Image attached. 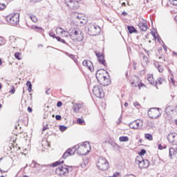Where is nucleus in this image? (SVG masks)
Returning <instances> with one entry per match:
<instances>
[{"label":"nucleus","instance_id":"1","mask_svg":"<svg viewBox=\"0 0 177 177\" xmlns=\"http://www.w3.org/2000/svg\"><path fill=\"white\" fill-rule=\"evenodd\" d=\"M104 74H109V72L103 69H99L95 73V77L100 85L107 86L110 84V79L107 78Z\"/></svg>","mask_w":177,"mask_h":177},{"label":"nucleus","instance_id":"2","mask_svg":"<svg viewBox=\"0 0 177 177\" xmlns=\"http://www.w3.org/2000/svg\"><path fill=\"white\" fill-rule=\"evenodd\" d=\"M71 38L75 42H81L84 40V32L80 28H71Z\"/></svg>","mask_w":177,"mask_h":177},{"label":"nucleus","instance_id":"3","mask_svg":"<svg viewBox=\"0 0 177 177\" xmlns=\"http://www.w3.org/2000/svg\"><path fill=\"white\" fill-rule=\"evenodd\" d=\"M91 145L88 142H85L78 147L76 146V151L80 156H86L88 153L91 152Z\"/></svg>","mask_w":177,"mask_h":177},{"label":"nucleus","instance_id":"4","mask_svg":"<svg viewBox=\"0 0 177 177\" xmlns=\"http://www.w3.org/2000/svg\"><path fill=\"white\" fill-rule=\"evenodd\" d=\"M73 171V167L63 165L55 169V174L58 176H66L68 172Z\"/></svg>","mask_w":177,"mask_h":177},{"label":"nucleus","instance_id":"5","mask_svg":"<svg viewBox=\"0 0 177 177\" xmlns=\"http://www.w3.org/2000/svg\"><path fill=\"white\" fill-rule=\"evenodd\" d=\"M6 20L7 23L12 24V26H17L20 21V15L17 13L9 15L6 17Z\"/></svg>","mask_w":177,"mask_h":177},{"label":"nucleus","instance_id":"6","mask_svg":"<svg viewBox=\"0 0 177 177\" xmlns=\"http://www.w3.org/2000/svg\"><path fill=\"white\" fill-rule=\"evenodd\" d=\"M136 164H137L139 168H149V165H150V162L149 160L145 159L144 160L142 156H138L135 160Z\"/></svg>","mask_w":177,"mask_h":177},{"label":"nucleus","instance_id":"7","mask_svg":"<svg viewBox=\"0 0 177 177\" xmlns=\"http://www.w3.org/2000/svg\"><path fill=\"white\" fill-rule=\"evenodd\" d=\"M97 167V168H99V169H101V171H106L109 169V162H107V160H106V158L100 157L98 159Z\"/></svg>","mask_w":177,"mask_h":177},{"label":"nucleus","instance_id":"8","mask_svg":"<svg viewBox=\"0 0 177 177\" xmlns=\"http://www.w3.org/2000/svg\"><path fill=\"white\" fill-rule=\"evenodd\" d=\"M93 92L95 96L99 99L104 97V91H103V88L101 86H94Z\"/></svg>","mask_w":177,"mask_h":177},{"label":"nucleus","instance_id":"9","mask_svg":"<svg viewBox=\"0 0 177 177\" xmlns=\"http://www.w3.org/2000/svg\"><path fill=\"white\" fill-rule=\"evenodd\" d=\"M101 31L102 29H100V27L96 24L92 25L88 29V33L93 37L100 35Z\"/></svg>","mask_w":177,"mask_h":177},{"label":"nucleus","instance_id":"10","mask_svg":"<svg viewBox=\"0 0 177 177\" xmlns=\"http://www.w3.org/2000/svg\"><path fill=\"white\" fill-rule=\"evenodd\" d=\"M160 115H161V113H160V108H151L148 111V116L149 117V118H158Z\"/></svg>","mask_w":177,"mask_h":177},{"label":"nucleus","instance_id":"11","mask_svg":"<svg viewBox=\"0 0 177 177\" xmlns=\"http://www.w3.org/2000/svg\"><path fill=\"white\" fill-rule=\"evenodd\" d=\"M71 28L69 29V31H67V30H64L62 28H56V34L57 35H61V37L64 38H67V37H71Z\"/></svg>","mask_w":177,"mask_h":177},{"label":"nucleus","instance_id":"12","mask_svg":"<svg viewBox=\"0 0 177 177\" xmlns=\"http://www.w3.org/2000/svg\"><path fill=\"white\" fill-rule=\"evenodd\" d=\"M81 0H66V3L70 9H78Z\"/></svg>","mask_w":177,"mask_h":177},{"label":"nucleus","instance_id":"13","mask_svg":"<svg viewBox=\"0 0 177 177\" xmlns=\"http://www.w3.org/2000/svg\"><path fill=\"white\" fill-rule=\"evenodd\" d=\"M75 151H77V146H74L73 148L68 149L62 156V158L66 160L67 157H70V156H74L75 154Z\"/></svg>","mask_w":177,"mask_h":177},{"label":"nucleus","instance_id":"14","mask_svg":"<svg viewBox=\"0 0 177 177\" xmlns=\"http://www.w3.org/2000/svg\"><path fill=\"white\" fill-rule=\"evenodd\" d=\"M167 140L172 146H177V133H170L167 136Z\"/></svg>","mask_w":177,"mask_h":177},{"label":"nucleus","instance_id":"15","mask_svg":"<svg viewBox=\"0 0 177 177\" xmlns=\"http://www.w3.org/2000/svg\"><path fill=\"white\" fill-rule=\"evenodd\" d=\"M77 23L80 24V26H85L86 23H88V17L85 15L80 14L77 15Z\"/></svg>","mask_w":177,"mask_h":177},{"label":"nucleus","instance_id":"16","mask_svg":"<svg viewBox=\"0 0 177 177\" xmlns=\"http://www.w3.org/2000/svg\"><path fill=\"white\" fill-rule=\"evenodd\" d=\"M96 57L98 59V62L100 64L106 66L107 64H106V60L104 59V55L103 53H97V51L95 52Z\"/></svg>","mask_w":177,"mask_h":177},{"label":"nucleus","instance_id":"17","mask_svg":"<svg viewBox=\"0 0 177 177\" xmlns=\"http://www.w3.org/2000/svg\"><path fill=\"white\" fill-rule=\"evenodd\" d=\"M142 125H143V124L142 123V122H140V120H135L131 122L129 124V127L131 129H139V128H142Z\"/></svg>","mask_w":177,"mask_h":177},{"label":"nucleus","instance_id":"18","mask_svg":"<svg viewBox=\"0 0 177 177\" xmlns=\"http://www.w3.org/2000/svg\"><path fill=\"white\" fill-rule=\"evenodd\" d=\"M138 27L142 31H147V21L141 19L138 23Z\"/></svg>","mask_w":177,"mask_h":177},{"label":"nucleus","instance_id":"19","mask_svg":"<svg viewBox=\"0 0 177 177\" xmlns=\"http://www.w3.org/2000/svg\"><path fill=\"white\" fill-rule=\"evenodd\" d=\"M82 65L84 66V67H87L91 72L93 71V64H92V62L85 59L83 61Z\"/></svg>","mask_w":177,"mask_h":177},{"label":"nucleus","instance_id":"20","mask_svg":"<svg viewBox=\"0 0 177 177\" xmlns=\"http://www.w3.org/2000/svg\"><path fill=\"white\" fill-rule=\"evenodd\" d=\"M152 35L155 39L156 44H158L159 45H162L164 42L162 41V39H161V37L156 33H152Z\"/></svg>","mask_w":177,"mask_h":177},{"label":"nucleus","instance_id":"21","mask_svg":"<svg viewBox=\"0 0 177 177\" xmlns=\"http://www.w3.org/2000/svg\"><path fill=\"white\" fill-rule=\"evenodd\" d=\"M82 107V104H75L73 107V110L74 113H78L80 109Z\"/></svg>","mask_w":177,"mask_h":177},{"label":"nucleus","instance_id":"22","mask_svg":"<svg viewBox=\"0 0 177 177\" xmlns=\"http://www.w3.org/2000/svg\"><path fill=\"white\" fill-rule=\"evenodd\" d=\"M147 80L149 82L151 85L156 86V82H154V77H153V75H148Z\"/></svg>","mask_w":177,"mask_h":177},{"label":"nucleus","instance_id":"23","mask_svg":"<svg viewBox=\"0 0 177 177\" xmlns=\"http://www.w3.org/2000/svg\"><path fill=\"white\" fill-rule=\"evenodd\" d=\"M128 31L129 34H133V32H138V30L133 26H127Z\"/></svg>","mask_w":177,"mask_h":177},{"label":"nucleus","instance_id":"24","mask_svg":"<svg viewBox=\"0 0 177 177\" xmlns=\"http://www.w3.org/2000/svg\"><path fill=\"white\" fill-rule=\"evenodd\" d=\"M164 82H165V79L163 77H159L158 78L157 81L155 82V86L158 84L162 85V84H164Z\"/></svg>","mask_w":177,"mask_h":177},{"label":"nucleus","instance_id":"25","mask_svg":"<svg viewBox=\"0 0 177 177\" xmlns=\"http://www.w3.org/2000/svg\"><path fill=\"white\" fill-rule=\"evenodd\" d=\"M176 154V149L173 147H171L169 150V156L171 158H172L173 156H175Z\"/></svg>","mask_w":177,"mask_h":177},{"label":"nucleus","instance_id":"26","mask_svg":"<svg viewBox=\"0 0 177 177\" xmlns=\"http://www.w3.org/2000/svg\"><path fill=\"white\" fill-rule=\"evenodd\" d=\"M174 111V106H167L165 109V113L166 114H169L170 113H172Z\"/></svg>","mask_w":177,"mask_h":177},{"label":"nucleus","instance_id":"27","mask_svg":"<svg viewBox=\"0 0 177 177\" xmlns=\"http://www.w3.org/2000/svg\"><path fill=\"white\" fill-rule=\"evenodd\" d=\"M26 86H28V91L29 93H31V91H32V84H31V82L28 81L26 82Z\"/></svg>","mask_w":177,"mask_h":177},{"label":"nucleus","instance_id":"28","mask_svg":"<svg viewBox=\"0 0 177 177\" xmlns=\"http://www.w3.org/2000/svg\"><path fill=\"white\" fill-rule=\"evenodd\" d=\"M142 64H147L149 63V57L146 55H142Z\"/></svg>","mask_w":177,"mask_h":177},{"label":"nucleus","instance_id":"29","mask_svg":"<svg viewBox=\"0 0 177 177\" xmlns=\"http://www.w3.org/2000/svg\"><path fill=\"white\" fill-rule=\"evenodd\" d=\"M120 142H128L129 140V138L128 136H121L119 138Z\"/></svg>","mask_w":177,"mask_h":177},{"label":"nucleus","instance_id":"30","mask_svg":"<svg viewBox=\"0 0 177 177\" xmlns=\"http://www.w3.org/2000/svg\"><path fill=\"white\" fill-rule=\"evenodd\" d=\"M145 138L147 140H153V135H151L150 133H145Z\"/></svg>","mask_w":177,"mask_h":177},{"label":"nucleus","instance_id":"31","mask_svg":"<svg viewBox=\"0 0 177 177\" xmlns=\"http://www.w3.org/2000/svg\"><path fill=\"white\" fill-rule=\"evenodd\" d=\"M66 55L67 56H68L71 59H72V60L73 62H76L77 61V58L75 57V55H74L73 54H68V53H66Z\"/></svg>","mask_w":177,"mask_h":177},{"label":"nucleus","instance_id":"32","mask_svg":"<svg viewBox=\"0 0 177 177\" xmlns=\"http://www.w3.org/2000/svg\"><path fill=\"white\" fill-rule=\"evenodd\" d=\"M63 162H64V160H62V161L58 160V161L53 163L52 167H57V165H60V164H63Z\"/></svg>","mask_w":177,"mask_h":177},{"label":"nucleus","instance_id":"33","mask_svg":"<svg viewBox=\"0 0 177 177\" xmlns=\"http://www.w3.org/2000/svg\"><path fill=\"white\" fill-rule=\"evenodd\" d=\"M8 4L0 3V11L5 10Z\"/></svg>","mask_w":177,"mask_h":177},{"label":"nucleus","instance_id":"34","mask_svg":"<svg viewBox=\"0 0 177 177\" xmlns=\"http://www.w3.org/2000/svg\"><path fill=\"white\" fill-rule=\"evenodd\" d=\"M56 39L58 42H61V44H66V40L62 39L60 37H56Z\"/></svg>","mask_w":177,"mask_h":177},{"label":"nucleus","instance_id":"35","mask_svg":"<svg viewBox=\"0 0 177 177\" xmlns=\"http://www.w3.org/2000/svg\"><path fill=\"white\" fill-rule=\"evenodd\" d=\"M30 17L32 21H33V23H37L38 21V19L35 15H32Z\"/></svg>","mask_w":177,"mask_h":177},{"label":"nucleus","instance_id":"36","mask_svg":"<svg viewBox=\"0 0 177 177\" xmlns=\"http://www.w3.org/2000/svg\"><path fill=\"white\" fill-rule=\"evenodd\" d=\"M77 124H79V125H82V124H84V122H85V120H84V119H81V118H77Z\"/></svg>","mask_w":177,"mask_h":177},{"label":"nucleus","instance_id":"37","mask_svg":"<svg viewBox=\"0 0 177 177\" xmlns=\"http://www.w3.org/2000/svg\"><path fill=\"white\" fill-rule=\"evenodd\" d=\"M38 165H39L38 163H37V162L35 161H32V163L30 165V167H32V168H37V167H38Z\"/></svg>","mask_w":177,"mask_h":177},{"label":"nucleus","instance_id":"38","mask_svg":"<svg viewBox=\"0 0 177 177\" xmlns=\"http://www.w3.org/2000/svg\"><path fill=\"white\" fill-rule=\"evenodd\" d=\"M66 129H67V127L64 126V125L59 126V131H61V132H64V131H66Z\"/></svg>","mask_w":177,"mask_h":177},{"label":"nucleus","instance_id":"39","mask_svg":"<svg viewBox=\"0 0 177 177\" xmlns=\"http://www.w3.org/2000/svg\"><path fill=\"white\" fill-rule=\"evenodd\" d=\"M20 53H15V59H17V60H21V58H20Z\"/></svg>","mask_w":177,"mask_h":177},{"label":"nucleus","instance_id":"40","mask_svg":"<svg viewBox=\"0 0 177 177\" xmlns=\"http://www.w3.org/2000/svg\"><path fill=\"white\" fill-rule=\"evenodd\" d=\"M157 69L159 71V73H162V71H164V69L162 68V66L161 65H158Z\"/></svg>","mask_w":177,"mask_h":177},{"label":"nucleus","instance_id":"41","mask_svg":"<svg viewBox=\"0 0 177 177\" xmlns=\"http://www.w3.org/2000/svg\"><path fill=\"white\" fill-rule=\"evenodd\" d=\"M171 5L177 6V0H169Z\"/></svg>","mask_w":177,"mask_h":177},{"label":"nucleus","instance_id":"42","mask_svg":"<svg viewBox=\"0 0 177 177\" xmlns=\"http://www.w3.org/2000/svg\"><path fill=\"white\" fill-rule=\"evenodd\" d=\"M139 154L140 156H145V154H146V151L145 149H141Z\"/></svg>","mask_w":177,"mask_h":177},{"label":"nucleus","instance_id":"43","mask_svg":"<svg viewBox=\"0 0 177 177\" xmlns=\"http://www.w3.org/2000/svg\"><path fill=\"white\" fill-rule=\"evenodd\" d=\"M55 120H57V121H60V120H62V115H55Z\"/></svg>","mask_w":177,"mask_h":177},{"label":"nucleus","instance_id":"44","mask_svg":"<svg viewBox=\"0 0 177 177\" xmlns=\"http://www.w3.org/2000/svg\"><path fill=\"white\" fill-rule=\"evenodd\" d=\"M118 176H120V172H115V174H113L110 177H118Z\"/></svg>","mask_w":177,"mask_h":177},{"label":"nucleus","instance_id":"45","mask_svg":"<svg viewBox=\"0 0 177 177\" xmlns=\"http://www.w3.org/2000/svg\"><path fill=\"white\" fill-rule=\"evenodd\" d=\"M15 92H16V90L15 89V86H12L10 91V93L13 94V93H15Z\"/></svg>","mask_w":177,"mask_h":177},{"label":"nucleus","instance_id":"46","mask_svg":"<svg viewBox=\"0 0 177 177\" xmlns=\"http://www.w3.org/2000/svg\"><path fill=\"white\" fill-rule=\"evenodd\" d=\"M62 106H63V102H62V101L57 102V107H62Z\"/></svg>","mask_w":177,"mask_h":177},{"label":"nucleus","instance_id":"47","mask_svg":"<svg viewBox=\"0 0 177 177\" xmlns=\"http://www.w3.org/2000/svg\"><path fill=\"white\" fill-rule=\"evenodd\" d=\"M46 129H49V127L48 126V124L43 127L42 132H45V131H46Z\"/></svg>","mask_w":177,"mask_h":177},{"label":"nucleus","instance_id":"48","mask_svg":"<svg viewBox=\"0 0 177 177\" xmlns=\"http://www.w3.org/2000/svg\"><path fill=\"white\" fill-rule=\"evenodd\" d=\"M5 42V39L3 37H0V45H2Z\"/></svg>","mask_w":177,"mask_h":177},{"label":"nucleus","instance_id":"49","mask_svg":"<svg viewBox=\"0 0 177 177\" xmlns=\"http://www.w3.org/2000/svg\"><path fill=\"white\" fill-rule=\"evenodd\" d=\"M46 95H50V88H47V90L46 91Z\"/></svg>","mask_w":177,"mask_h":177},{"label":"nucleus","instance_id":"50","mask_svg":"<svg viewBox=\"0 0 177 177\" xmlns=\"http://www.w3.org/2000/svg\"><path fill=\"white\" fill-rule=\"evenodd\" d=\"M170 82H171V84H173V85H175V80H174V78H172V77L170 78Z\"/></svg>","mask_w":177,"mask_h":177},{"label":"nucleus","instance_id":"51","mask_svg":"<svg viewBox=\"0 0 177 177\" xmlns=\"http://www.w3.org/2000/svg\"><path fill=\"white\" fill-rule=\"evenodd\" d=\"M133 105H134L135 107H138V106H140V104L138 102H134Z\"/></svg>","mask_w":177,"mask_h":177},{"label":"nucleus","instance_id":"52","mask_svg":"<svg viewBox=\"0 0 177 177\" xmlns=\"http://www.w3.org/2000/svg\"><path fill=\"white\" fill-rule=\"evenodd\" d=\"M28 111L29 112V113H32V109L31 108V107H28Z\"/></svg>","mask_w":177,"mask_h":177},{"label":"nucleus","instance_id":"53","mask_svg":"<svg viewBox=\"0 0 177 177\" xmlns=\"http://www.w3.org/2000/svg\"><path fill=\"white\" fill-rule=\"evenodd\" d=\"M158 149H159V150H162V149H164V148L162 147V145H161V144H159Z\"/></svg>","mask_w":177,"mask_h":177},{"label":"nucleus","instance_id":"54","mask_svg":"<svg viewBox=\"0 0 177 177\" xmlns=\"http://www.w3.org/2000/svg\"><path fill=\"white\" fill-rule=\"evenodd\" d=\"M172 54L174 55V56H176V57H177V53L175 51H173Z\"/></svg>","mask_w":177,"mask_h":177},{"label":"nucleus","instance_id":"55","mask_svg":"<svg viewBox=\"0 0 177 177\" xmlns=\"http://www.w3.org/2000/svg\"><path fill=\"white\" fill-rule=\"evenodd\" d=\"M154 66L156 67L157 68V66H160V64H158V62H155L154 63Z\"/></svg>","mask_w":177,"mask_h":177},{"label":"nucleus","instance_id":"56","mask_svg":"<svg viewBox=\"0 0 177 177\" xmlns=\"http://www.w3.org/2000/svg\"><path fill=\"white\" fill-rule=\"evenodd\" d=\"M122 15L123 16H127V15H128V13H127V12H122Z\"/></svg>","mask_w":177,"mask_h":177},{"label":"nucleus","instance_id":"57","mask_svg":"<svg viewBox=\"0 0 177 177\" xmlns=\"http://www.w3.org/2000/svg\"><path fill=\"white\" fill-rule=\"evenodd\" d=\"M162 46H163L164 50H167V46L166 45H163Z\"/></svg>","mask_w":177,"mask_h":177},{"label":"nucleus","instance_id":"58","mask_svg":"<svg viewBox=\"0 0 177 177\" xmlns=\"http://www.w3.org/2000/svg\"><path fill=\"white\" fill-rule=\"evenodd\" d=\"M145 51L146 52L147 55H148V56H149L150 52L149 50H145Z\"/></svg>","mask_w":177,"mask_h":177},{"label":"nucleus","instance_id":"59","mask_svg":"<svg viewBox=\"0 0 177 177\" xmlns=\"http://www.w3.org/2000/svg\"><path fill=\"white\" fill-rule=\"evenodd\" d=\"M124 107H128V102L124 103Z\"/></svg>","mask_w":177,"mask_h":177},{"label":"nucleus","instance_id":"60","mask_svg":"<svg viewBox=\"0 0 177 177\" xmlns=\"http://www.w3.org/2000/svg\"><path fill=\"white\" fill-rule=\"evenodd\" d=\"M0 66H2V59H0Z\"/></svg>","mask_w":177,"mask_h":177},{"label":"nucleus","instance_id":"61","mask_svg":"<svg viewBox=\"0 0 177 177\" xmlns=\"http://www.w3.org/2000/svg\"><path fill=\"white\" fill-rule=\"evenodd\" d=\"M162 50V48H159L158 52Z\"/></svg>","mask_w":177,"mask_h":177},{"label":"nucleus","instance_id":"62","mask_svg":"<svg viewBox=\"0 0 177 177\" xmlns=\"http://www.w3.org/2000/svg\"><path fill=\"white\" fill-rule=\"evenodd\" d=\"M174 19H175L176 21H177V16H176Z\"/></svg>","mask_w":177,"mask_h":177},{"label":"nucleus","instance_id":"63","mask_svg":"<svg viewBox=\"0 0 177 177\" xmlns=\"http://www.w3.org/2000/svg\"><path fill=\"white\" fill-rule=\"evenodd\" d=\"M175 110L177 112V106H176Z\"/></svg>","mask_w":177,"mask_h":177},{"label":"nucleus","instance_id":"64","mask_svg":"<svg viewBox=\"0 0 177 177\" xmlns=\"http://www.w3.org/2000/svg\"><path fill=\"white\" fill-rule=\"evenodd\" d=\"M176 125H177V120H175Z\"/></svg>","mask_w":177,"mask_h":177}]
</instances>
